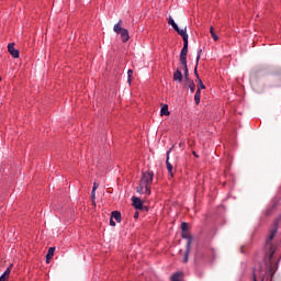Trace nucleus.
Wrapping results in <instances>:
<instances>
[{
	"label": "nucleus",
	"mask_w": 281,
	"mask_h": 281,
	"mask_svg": "<svg viewBox=\"0 0 281 281\" xmlns=\"http://www.w3.org/2000/svg\"><path fill=\"white\" fill-rule=\"evenodd\" d=\"M154 177L155 172L153 171L144 172L140 182L136 188V192H138V194H146L147 196H150V186H153Z\"/></svg>",
	"instance_id": "nucleus-1"
},
{
	"label": "nucleus",
	"mask_w": 281,
	"mask_h": 281,
	"mask_svg": "<svg viewBox=\"0 0 281 281\" xmlns=\"http://www.w3.org/2000/svg\"><path fill=\"white\" fill-rule=\"evenodd\" d=\"M115 34L121 35L122 43H128L131 35L128 34V30L122 27V20H120L113 27Z\"/></svg>",
	"instance_id": "nucleus-2"
},
{
	"label": "nucleus",
	"mask_w": 281,
	"mask_h": 281,
	"mask_svg": "<svg viewBox=\"0 0 281 281\" xmlns=\"http://www.w3.org/2000/svg\"><path fill=\"white\" fill-rule=\"evenodd\" d=\"M180 65L186 76H188V42H183V47L180 53Z\"/></svg>",
	"instance_id": "nucleus-3"
},
{
	"label": "nucleus",
	"mask_w": 281,
	"mask_h": 281,
	"mask_svg": "<svg viewBox=\"0 0 281 281\" xmlns=\"http://www.w3.org/2000/svg\"><path fill=\"white\" fill-rule=\"evenodd\" d=\"M166 166H167L169 176L172 179V177H175V170H173L172 164H170V150L167 151Z\"/></svg>",
	"instance_id": "nucleus-4"
},
{
	"label": "nucleus",
	"mask_w": 281,
	"mask_h": 281,
	"mask_svg": "<svg viewBox=\"0 0 281 281\" xmlns=\"http://www.w3.org/2000/svg\"><path fill=\"white\" fill-rule=\"evenodd\" d=\"M188 76H189V72H187V75L184 72V80H186L191 93H194V91L196 90V85L194 83V81L192 79L188 78Z\"/></svg>",
	"instance_id": "nucleus-5"
},
{
	"label": "nucleus",
	"mask_w": 281,
	"mask_h": 281,
	"mask_svg": "<svg viewBox=\"0 0 281 281\" xmlns=\"http://www.w3.org/2000/svg\"><path fill=\"white\" fill-rule=\"evenodd\" d=\"M8 52L12 55L13 58H19L20 56L19 49L14 48V43H10L8 45Z\"/></svg>",
	"instance_id": "nucleus-6"
},
{
	"label": "nucleus",
	"mask_w": 281,
	"mask_h": 281,
	"mask_svg": "<svg viewBox=\"0 0 281 281\" xmlns=\"http://www.w3.org/2000/svg\"><path fill=\"white\" fill-rule=\"evenodd\" d=\"M175 31L179 34V36H182L183 43H188V30H187V27L179 29V26H178V30H175Z\"/></svg>",
	"instance_id": "nucleus-7"
},
{
	"label": "nucleus",
	"mask_w": 281,
	"mask_h": 281,
	"mask_svg": "<svg viewBox=\"0 0 281 281\" xmlns=\"http://www.w3.org/2000/svg\"><path fill=\"white\" fill-rule=\"evenodd\" d=\"M173 80L175 82H183V74H181V68H177V70L173 72Z\"/></svg>",
	"instance_id": "nucleus-8"
},
{
	"label": "nucleus",
	"mask_w": 281,
	"mask_h": 281,
	"mask_svg": "<svg viewBox=\"0 0 281 281\" xmlns=\"http://www.w3.org/2000/svg\"><path fill=\"white\" fill-rule=\"evenodd\" d=\"M132 203L135 210H142V207L144 206V202H142V200L137 196L132 198Z\"/></svg>",
	"instance_id": "nucleus-9"
},
{
	"label": "nucleus",
	"mask_w": 281,
	"mask_h": 281,
	"mask_svg": "<svg viewBox=\"0 0 281 281\" xmlns=\"http://www.w3.org/2000/svg\"><path fill=\"white\" fill-rule=\"evenodd\" d=\"M182 238L188 240L187 247H188V249H191V247H192V235L188 231H184V232H182Z\"/></svg>",
	"instance_id": "nucleus-10"
},
{
	"label": "nucleus",
	"mask_w": 281,
	"mask_h": 281,
	"mask_svg": "<svg viewBox=\"0 0 281 281\" xmlns=\"http://www.w3.org/2000/svg\"><path fill=\"white\" fill-rule=\"evenodd\" d=\"M271 258H273V254H271L269 257V268L266 273L268 276H270V278H273V273H276V268H274L273 263L271 262Z\"/></svg>",
	"instance_id": "nucleus-11"
},
{
	"label": "nucleus",
	"mask_w": 281,
	"mask_h": 281,
	"mask_svg": "<svg viewBox=\"0 0 281 281\" xmlns=\"http://www.w3.org/2000/svg\"><path fill=\"white\" fill-rule=\"evenodd\" d=\"M56 251V247H50L47 251V255H46V262L47 265H49L52 258H54V254Z\"/></svg>",
	"instance_id": "nucleus-12"
},
{
	"label": "nucleus",
	"mask_w": 281,
	"mask_h": 281,
	"mask_svg": "<svg viewBox=\"0 0 281 281\" xmlns=\"http://www.w3.org/2000/svg\"><path fill=\"white\" fill-rule=\"evenodd\" d=\"M111 218H114L116 223H122V213H120L119 211H113L111 213Z\"/></svg>",
	"instance_id": "nucleus-13"
},
{
	"label": "nucleus",
	"mask_w": 281,
	"mask_h": 281,
	"mask_svg": "<svg viewBox=\"0 0 281 281\" xmlns=\"http://www.w3.org/2000/svg\"><path fill=\"white\" fill-rule=\"evenodd\" d=\"M194 74L199 80L198 82V90L201 91V89H205V85L203 83V80H201V78H199V72L196 71V66L194 68Z\"/></svg>",
	"instance_id": "nucleus-14"
},
{
	"label": "nucleus",
	"mask_w": 281,
	"mask_h": 281,
	"mask_svg": "<svg viewBox=\"0 0 281 281\" xmlns=\"http://www.w3.org/2000/svg\"><path fill=\"white\" fill-rule=\"evenodd\" d=\"M160 115H161V116H164V115H166V116L170 115V111L168 110V104H164V105L161 106Z\"/></svg>",
	"instance_id": "nucleus-15"
},
{
	"label": "nucleus",
	"mask_w": 281,
	"mask_h": 281,
	"mask_svg": "<svg viewBox=\"0 0 281 281\" xmlns=\"http://www.w3.org/2000/svg\"><path fill=\"white\" fill-rule=\"evenodd\" d=\"M194 102H195L196 105L201 104V90L195 91Z\"/></svg>",
	"instance_id": "nucleus-16"
},
{
	"label": "nucleus",
	"mask_w": 281,
	"mask_h": 281,
	"mask_svg": "<svg viewBox=\"0 0 281 281\" xmlns=\"http://www.w3.org/2000/svg\"><path fill=\"white\" fill-rule=\"evenodd\" d=\"M13 267H14V265L10 263L9 267L7 268V270L2 273V276L10 278V273H12Z\"/></svg>",
	"instance_id": "nucleus-17"
},
{
	"label": "nucleus",
	"mask_w": 281,
	"mask_h": 281,
	"mask_svg": "<svg viewBox=\"0 0 281 281\" xmlns=\"http://www.w3.org/2000/svg\"><path fill=\"white\" fill-rule=\"evenodd\" d=\"M182 276L181 272H176L171 276V281H181Z\"/></svg>",
	"instance_id": "nucleus-18"
},
{
	"label": "nucleus",
	"mask_w": 281,
	"mask_h": 281,
	"mask_svg": "<svg viewBox=\"0 0 281 281\" xmlns=\"http://www.w3.org/2000/svg\"><path fill=\"white\" fill-rule=\"evenodd\" d=\"M168 24L171 25V27H173V30H178V27H179L171 16H169V19H168Z\"/></svg>",
	"instance_id": "nucleus-19"
},
{
	"label": "nucleus",
	"mask_w": 281,
	"mask_h": 281,
	"mask_svg": "<svg viewBox=\"0 0 281 281\" xmlns=\"http://www.w3.org/2000/svg\"><path fill=\"white\" fill-rule=\"evenodd\" d=\"M210 34H211L213 41H215V42L218 41V35H216V33L214 32V26L210 27Z\"/></svg>",
	"instance_id": "nucleus-20"
},
{
	"label": "nucleus",
	"mask_w": 281,
	"mask_h": 281,
	"mask_svg": "<svg viewBox=\"0 0 281 281\" xmlns=\"http://www.w3.org/2000/svg\"><path fill=\"white\" fill-rule=\"evenodd\" d=\"M98 188H100V184L94 182L92 188V199H95V190H98Z\"/></svg>",
	"instance_id": "nucleus-21"
},
{
	"label": "nucleus",
	"mask_w": 281,
	"mask_h": 281,
	"mask_svg": "<svg viewBox=\"0 0 281 281\" xmlns=\"http://www.w3.org/2000/svg\"><path fill=\"white\" fill-rule=\"evenodd\" d=\"M203 53L202 48L198 49V56H196V67H199V60H201V54Z\"/></svg>",
	"instance_id": "nucleus-22"
},
{
	"label": "nucleus",
	"mask_w": 281,
	"mask_h": 281,
	"mask_svg": "<svg viewBox=\"0 0 281 281\" xmlns=\"http://www.w3.org/2000/svg\"><path fill=\"white\" fill-rule=\"evenodd\" d=\"M189 256H190V249H188V247H187V250H186V254H184L182 262H184V263L188 262Z\"/></svg>",
	"instance_id": "nucleus-23"
},
{
	"label": "nucleus",
	"mask_w": 281,
	"mask_h": 281,
	"mask_svg": "<svg viewBox=\"0 0 281 281\" xmlns=\"http://www.w3.org/2000/svg\"><path fill=\"white\" fill-rule=\"evenodd\" d=\"M181 231H182V232H188V223L183 222V223L181 224Z\"/></svg>",
	"instance_id": "nucleus-24"
},
{
	"label": "nucleus",
	"mask_w": 281,
	"mask_h": 281,
	"mask_svg": "<svg viewBox=\"0 0 281 281\" xmlns=\"http://www.w3.org/2000/svg\"><path fill=\"white\" fill-rule=\"evenodd\" d=\"M132 77H133V70L130 69V70L127 71L128 82H131V78H132Z\"/></svg>",
	"instance_id": "nucleus-25"
},
{
	"label": "nucleus",
	"mask_w": 281,
	"mask_h": 281,
	"mask_svg": "<svg viewBox=\"0 0 281 281\" xmlns=\"http://www.w3.org/2000/svg\"><path fill=\"white\" fill-rule=\"evenodd\" d=\"M273 210H276V206H272L271 209H268L266 211L267 216H269L271 214V212H273Z\"/></svg>",
	"instance_id": "nucleus-26"
},
{
	"label": "nucleus",
	"mask_w": 281,
	"mask_h": 281,
	"mask_svg": "<svg viewBox=\"0 0 281 281\" xmlns=\"http://www.w3.org/2000/svg\"><path fill=\"white\" fill-rule=\"evenodd\" d=\"M10 278L9 277H5L4 274H2L0 277V281H8Z\"/></svg>",
	"instance_id": "nucleus-27"
},
{
	"label": "nucleus",
	"mask_w": 281,
	"mask_h": 281,
	"mask_svg": "<svg viewBox=\"0 0 281 281\" xmlns=\"http://www.w3.org/2000/svg\"><path fill=\"white\" fill-rule=\"evenodd\" d=\"M110 225H111V227H115V221H113V217H111V220H110Z\"/></svg>",
	"instance_id": "nucleus-28"
},
{
	"label": "nucleus",
	"mask_w": 281,
	"mask_h": 281,
	"mask_svg": "<svg viewBox=\"0 0 281 281\" xmlns=\"http://www.w3.org/2000/svg\"><path fill=\"white\" fill-rule=\"evenodd\" d=\"M138 216H139V214H138V213H135L134 218H137Z\"/></svg>",
	"instance_id": "nucleus-29"
},
{
	"label": "nucleus",
	"mask_w": 281,
	"mask_h": 281,
	"mask_svg": "<svg viewBox=\"0 0 281 281\" xmlns=\"http://www.w3.org/2000/svg\"><path fill=\"white\" fill-rule=\"evenodd\" d=\"M193 155H194V157H199V155H196V151H193Z\"/></svg>",
	"instance_id": "nucleus-30"
},
{
	"label": "nucleus",
	"mask_w": 281,
	"mask_h": 281,
	"mask_svg": "<svg viewBox=\"0 0 281 281\" xmlns=\"http://www.w3.org/2000/svg\"><path fill=\"white\" fill-rule=\"evenodd\" d=\"M254 280H255V281H258V279L256 278V274H254Z\"/></svg>",
	"instance_id": "nucleus-31"
},
{
	"label": "nucleus",
	"mask_w": 281,
	"mask_h": 281,
	"mask_svg": "<svg viewBox=\"0 0 281 281\" xmlns=\"http://www.w3.org/2000/svg\"><path fill=\"white\" fill-rule=\"evenodd\" d=\"M195 258H199V254H196Z\"/></svg>",
	"instance_id": "nucleus-32"
},
{
	"label": "nucleus",
	"mask_w": 281,
	"mask_h": 281,
	"mask_svg": "<svg viewBox=\"0 0 281 281\" xmlns=\"http://www.w3.org/2000/svg\"><path fill=\"white\" fill-rule=\"evenodd\" d=\"M0 82H1V77H0Z\"/></svg>",
	"instance_id": "nucleus-33"
}]
</instances>
